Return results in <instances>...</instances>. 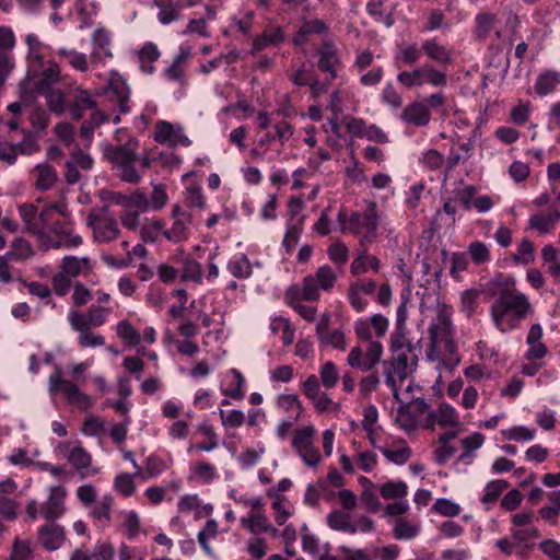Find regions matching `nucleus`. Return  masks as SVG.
Here are the masks:
<instances>
[{
  "label": "nucleus",
  "mask_w": 560,
  "mask_h": 560,
  "mask_svg": "<svg viewBox=\"0 0 560 560\" xmlns=\"http://www.w3.org/2000/svg\"><path fill=\"white\" fill-rule=\"evenodd\" d=\"M158 46L153 43H145L138 51L140 68L142 72L152 74L155 71L153 63L160 58Z\"/></svg>",
  "instance_id": "obj_25"
},
{
  "label": "nucleus",
  "mask_w": 560,
  "mask_h": 560,
  "mask_svg": "<svg viewBox=\"0 0 560 560\" xmlns=\"http://www.w3.org/2000/svg\"><path fill=\"white\" fill-rule=\"evenodd\" d=\"M422 163L431 171L440 170L445 162L442 153L435 149H430L422 154Z\"/></svg>",
  "instance_id": "obj_64"
},
{
  "label": "nucleus",
  "mask_w": 560,
  "mask_h": 560,
  "mask_svg": "<svg viewBox=\"0 0 560 560\" xmlns=\"http://www.w3.org/2000/svg\"><path fill=\"white\" fill-rule=\"evenodd\" d=\"M532 312L527 296L513 287L502 288L490 307V315L494 326L506 332L518 326Z\"/></svg>",
  "instance_id": "obj_1"
},
{
  "label": "nucleus",
  "mask_w": 560,
  "mask_h": 560,
  "mask_svg": "<svg viewBox=\"0 0 560 560\" xmlns=\"http://www.w3.org/2000/svg\"><path fill=\"white\" fill-rule=\"evenodd\" d=\"M32 176L35 179L36 188L42 191L51 189L58 180L56 170L47 163L36 165L32 170Z\"/></svg>",
  "instance_id": "obj_19"
},
{
  "label": "nucleus",
  "mask_w": 560,
  "mask_h": 560,
  "mask_svg": "<svg viewBox=\"0 0 560 560\" xmlns=\"http://www.w3.org/2000/svg\"><path fill=\"white\" fill-rule=\"evenodd\" d=\"M320 382L326 388H332L336 386L339 374L334 362L327 361L320 366L319 370Z\"/></svg>",
  "instance_id": "obj_54"
},
{
  "label": "nucleus",
  "mask_w": 560,
  "mask_h": 560,
  "mask_svg": "<svg viewBox=\"0 0 560 560\" xmlns=\"http://www.w3.org/2000/svg\"><path fill=\"white\" fill-rule=\"evenodd\" d=\"M422 52L429 60L438 66L446 67L453 61L452 49L442 45L436 38L424 39L421 45Z\"/></svg>",
  "instance_id": "obj_15"
},
{
  "label": "nucleus",
  "mask_w": 560,
  "mask_h": 560,
  "mask_svg": "<svg viewBox=\"0 0 560 560\" xmlns=\"http://www.w3.org/2000/svg\"><path fill=\"white\" fill-rule=\"evenodd\" d=\"M45 250L49 248H75L82 244V237L73 233V230L67 224L56 221L42 240Z\"/></svg>",
  "instance_id": "obj_10"
},
{
  "label": "nucleus",
  "mask_w": 560,
  "mask_h": 560,
  "mask_svg": "<svg viewBox=\"0 0 560 560\" xmlns=\"http://www.w3.org/2000/svg\"><path fill=\"white\" fill-rule=\"evenodd\" d=\"M60 69L58 65L50 62L47 68L43 70L40 79L36 83L37 92H46L51 88V84L59 80Z\"/></svg>",
  "instance_id": "obj_41"
},
{
  "label": "nucleus",
  "mask_w": 560,
  "mask_h": 560,
  "mask_svg": "<svg viewBox=\"0 0 560 560\" xmlns=\"http://www.w3.org/2000/svg\"><path fill=\"white\" fill-rule=\"evenodd\" d=\"M19 213L23 220V222L26 224L27 231L36 234L42 235L43 234V225H39V222L37 221V209L32 203H23L19 207Z\"/></svg>",
  "instance_id": "obj_31"
},
{
  "label": "nucleus",
  "mask_w": 560,
  "mask_h": 560,
  "mask_svg": "<svg viewBox=\"0 0 560 560\" xmlns=\"http://www.w3.org/2000/svg\"><path fill=\"white\" fill-rule=\"evenodd\" d=\"M114 499L112 495H104L98 502L95 503L91 511V516L102 523L110 521V511Z\"/></svg>",
  "instance_id": "obj_40"
},
{
  "label": "nucleus",
  "mask_w": 560,
  "mask_h": 560,
  "mask_svg": "<svg viewBox=\"0 0 560 560\" xmlns=\"http://www.w3.org/2000/svg\"><path fill=\"white\" fill-rule=\"evenodd\" d=\"M67 459L82 478L94 476L98 472V468L92 467L91 454L81 444L69 450Z\"/></svg>",
  "instance_id": "obj_14"
},
{
  "label": "nucleus",
  "mask_w": 560,
  "mask_h": 560,
  "mask_svg": "<svg viewBox=\"0 0 560 560\" xmlns=\"http://www.w3.org/2000/svg\"><path fill=\"white\" fill-rule=\"evenodd\" d=\"M182 281H194V282H200L202 279V268L201 265L190 258H185L183 260V268H182Z\"/></svg>",
  "instance_id": "obj_45"
},
{
  "label": "nucleus",
  "mask_w": 560,
  "mask_h": 560,
  "mask_svg": "<svg viewBox=\"0 0 560 560\" xmlns=\"http://www.w3.org/2000/svg\"><path fill=\"white\" fill-rule=\"evenodd\" d=\"M34 254V249L30 242L24 238H16L13 241L11 249L4 255L5 258H9L12 261H23L33 257Z\"/></svg>",
  "instance_id": "obj_30"
},
{
  "label": "nucleus",
  "mask_w": 560,
  "mask_h": 560,
  "mask_svg": "<svg viewBox=\"0 0 560 560\" xmlns=\"http://www.w3.org/2000/svg\"><path fill=\"white\" fill-rule=\"evenodd\" d=\"M65 540V528L55 522H47L37 530V544L48 552L58 550Z\"/></svg>",
  "instance_id": "obj_13"
},
{
  "label": "nucleus",
  "mask_w": 560,
  "mask_h": 560,
  "mask_svg": "<svg viewBox=\"0 0 560 560\" xmlns=\"http://www.w3.org/2000/svg\"><path fill=\"white\" fill-rule=\"evenodd\" d=\"M113 313L112 307L101 306V305H91L88 311V319L91 328L101 327L107 320V317Z\"/></svg>",
  "instance_id": "obj_43"
},
{
  "label": "nucleus",
  "mask_w": 560,
  "mask_h": 560,
  "mask_svg": "<svg viewBox=\"0 0 560 560\" xmlns=\"http://www.w3.org/2000/svg\"><path fill=\"white\" fill-rule=\"evenodd\" d=\"M318 58L317 68L326 73L327 81H334L338 78V72L342 65L338 55V49L332 42H325L316 51Z\"/></svg>",
  "instance_id": "obj_11"
},
{
  "label": "nucleus",
  "mask_w": 560,
  "mask_h": 560,
  "mask_svg": "<svg viewBox=\"0 0 560 560\" xmlns=\"http://www.w3.org/2000/svg\"><path fill=\"white\" fill-rule=\"evenodd\" d=\"M172 225L164 232V237L174 244L186 242L191 233L192 214L176 203L171 210Z\"/></svg>",
  "instance_id": "obj_8"
},
{
  "label": "nucleus",
  "mask_w": 560,
  "mask_h": 560,
  "mask_svg": "<svg viewBox=\"0 0 560 560\" xmlns=\"http://www.w3.org/2000/svg\"><path fill=\"white\" fill-rule=\"evenodd\" d=\"M118 336L130 345H138L140 342V334L132 327L128 320H120L117 324Z\"/></svg>",
  "instance_id": "obj_56"
},
{
  "label": "nucleus",
  "mask_w": 560,
  "mask_h": 560,
  "mask_svg": "<svg viewBox=\"0 0 560 560\" xmlns=\"http://www.w3.org/2000/svg\"><path fill=\"white\" fill-rule=\"evenodd\" d=\"M46 96L47 106L51 113L60 115L66 109L65 95L60 90L49 88L46 92H39Z\"/></svg>",
  "instance_id": "obj_44"
},
{
  "label": "nucleus",
  "mask_w": 560,
  "mask_h": 560,
  "mask_svg": "<svg viewBox=\"0 0 560 560\" xmlns=\"http://www.w3.org/2000/svg\"><path fill=\"white\" fill-rule=\"evenodd\" d=\"M66 489L61 486L50 487L48 499L40 505V515L47 522H55L61 517L65 512Z\"/></svg>",
  "instance_id": "obj_12"
},
{
  "label": "nucleus",
  "mask_w": 560,
  "mask_h": 560,
  "mask_svg": "<svg viewBox=\"0 0 560 560\" xmlns=\"http://www.w3.org/2000/svg\"><path fill=\"white\" fill-rule=\"evenodd\" d=\"M349 520L350 515L340 510H334L327 515L328 526L337 532H353L354 529L352 528V524Z\"/></svg>",
  "instance_id": "obj_37"
},
{
  "label": "nucleus",
  "mask_w": 560,
  "mask_h": 560,
  "mask_svg": "<svg viewBox=\"0 0 560 560\" xmlns=\"http://www.w3.org/2000/svg\"><path fill=\"white\" fill-rule=\"evenodd\" d=\"M380 493L383 499H404L408 493V487L406 482L399 481H387L378 486Z\"/></svg>",
  "instance_id": "obj_34"
},
{
  "label": "nucleus",
  "mask_w": 560,
  "mask_h": 560,
  "mask_svg": "<svg viewBox=\"0 0 560 560\" xmlns=\"http://www.w3.org/2000/svg\"><path fill=\"white\" fill-rule=\"evenodd\" d=\"M154 5L159 9L158 20L160 23L167 25L177 21L182 16V5L174 0H153Z\"/></svg>",
  "instance_id": "obj_21"
},
{
  "label": "nucleus",
  "mask_w": 560,
  "mask_h": 560,
  "mask_svg": "<svg viewBox=\"0 0 560 560\" xmlns=\"http://www.w3.org/2000/svg\"><path fill=\"white\" fill-rule=\"evenodd\" d=\"M422 72V67H417L412 71H401L397 74V81L406 89L421 86L424 84Z\"/></svg>",
  "instance_id": "obj_46"
},
{
  "label": "nucleus",
  "mask_w": 560,
  "mask_h": 560,
  "mask_svg": "<svg viewBox=\"0 0 560 560\" xmlns=\"http://www.w3.org/2000/svg\"><path fill=\"white\" fill-rule=\"evenodd\" d=\"M380 450L389 462L396 465L405 464L411 456V451L409 447H400L397 450L381 447Z\"/></svg>",
  "instance_id": "obj_62"
},
{
  "label": "nucleus",
  "mask_w": 560,
  "mask_h": 560,
  "mask_svg": "<svg viewBox=\"0 0 560 560\" xmlns=\"http://www.w3.org/2000/svg\"><path fill=\"white\" fill-rule=\"evenodd\" d=\"M10 560H34V550L30 541L16 538L11 548Z\"/></svg>",
  "instance_id": "obj_50"
},
{
  "label": "nucleus",
  "mask_w": 560,
  "mask_h": 560,
  "mask_svg": "<svg viewBox=\"0 0 560 560\" xmlns=\"http://www.w3.org/2000/svg\"><path fill=\"white\" fill-rule=\"evenodd\" d=\"M86 225L92 230L93 240L101 244L110 243L121 234L119 222L107 205L93 209L88 214Z\"/></svg>",
  "instance_id": "obj_3"
},
{
  "label": "nucleus",
  "mask_w": 560,
  "mask_h": 560,
  "mask_svg": "<svg viewBox=\"0 0 560 560\" xmlns=\"http://www.w3.org/2000/svg\"><path fill=\"white\" fill-rule=\"evenodd\" d=\"M185 205L189 209H205L206 207V199L202 194V189L199 186L192 185L186 188L185 191Z\"/></svg>",
  "instance_id": "obj_52"
},
{
  "label": "nucleus",
  "mask_w": 560,
  "mask_h": 560,
  "mask_svg": "<svg viewBox=\"0 0 560 560\" xmlns=\"http://www.w3.org/2000/svg\"><path fill=\"white\" fill-rule=\"evenodd\" d=\"M219 417L221 419L222 425L226 429L238 428L246 420L244 412L238 409H233L230 411L219 409Z\"/></svg>",
  "instance_id": "obj_53"
},
{
  "label": "nucleus",
  "mask_w": 560,
  "mask_h": 560,
  "mask_svg": "<svg viewBox=\"0 0 560 560\" xmlns=\"http://www.w3.org/2000/svg\"><path fill=\"white\" fill-rule=\"evenodd\" d=\"M509 482L503 479L490 481L485 487V493L481 498V502L485 504L495 502L502 492L509 488Z\"/></svg>",
  "instance_id": "obj_42"
},
{
  "label": "nucleus",
  "mask_w": 560,
  "mask_h": 560,
  "mask_svg": "<svg viewBox=\"0 0 560 560\" xmlns=\"http://www.w3.org/2000/svg\"><path fill=\"white\" fill-rule=\"evenodd\" d=\"M175 135L174 127L168 121H158L154 127V140L159 143H165L173 139Z\"/></svg>",
  "instance_id": "obj_63"
},
{
  "label": "nucleus",
  "mask_w": 560,
  "mask_h": 560,
  "mask_svg": "<svg viewBox=\"0 0 560 560\" xmlns=\"http://www.w3.org/2000/svg\"><path fill=\"white\" fill-rule=\"evenodd\" d=\"M276 406L283 412H290L295 410L296 413L293 416V420L298 421L302 416L304 408L301 400L294 394H281L277 397Z\"/></svg>",
  "instance_id": "obj_32"
},
{
  "label": "nucleus",
  "mask_w": 560,
  "mask_h": 560,
  "mask_svg": "<svg viewBox=\"0 0 560 560\" xmlns=\"http://www.w3.org/2000/svg\"><path fill=\"white\" fill-rule=\"evenodd\" d=\"M314 278L317 279V282L319 283L320 289L325 290V291L331 289L337 279L334 270L327 265L319 267L317 269Z\"/></svg>",
  "instance_id": "obj_57"
},
{
  "label": "nucleus",
  "mask_w": 560,
  "mask_h": 560,
  "mask_svg": "<svg viewBox=\"0 0 560 560\" xmlns=\"http://www.w3.org/2000/svg\"><path fill=\"white\" fill-rule=\"evenodd\" d=\"M49 393L56 394L61 392L69 404L78 405L82 408H90L92 406L91 398L79 389V386L68 380H65L60 370L56 371L49 376Z\"/></svg>",
  "instance_id": "obj_9"
},
{
  "label": "nucleus",
  "mask_w": 560,
  "mask_h": 560,
  "mask_svg": "<svg viewBox=\"0 0 560 560\" xmlns=\"http://www.w3.org/2000/svg\"><path fill=\"white\" fill-rule=\"evenodd\" d=\"M381 98L385 104L394 109H398L402 105V97L392 82L386 83L382 91Z\"/></svg>",
  "instance_id": "obj_59"
},
{
  "label": "nucleus",
  "mask_w": 560,
  "mask_h": 560,
  "mask_svg": "<svg viewBox=\"0 0 560 560\" xmlns=\"http://www.w3.org/2000/svg\"><path fill=\"white\" fill-rule=\"evenodd\" d=\"M58 55L63 58L73 69L85 72L88 70V58L85 54L73 49L61 48Z\"/></svg>",
  "instance_id": "obj_38"
},
{
  "label": "nucleus",
  "mask_w": 560,
  "mask_h": 560,
  "mask_svg": "<svg viewBox=\"0 0 560 560\" xmlns=\"http://www.w3.org/2000/svg\"><path fill=\"white\" fill-rule=\"evenodd\" d=\"M241 524L253 534L268 533L271 529V524L260 511L250 512L246 517H242Z\"/></svg>",
  "instance_id": "obj_27"
},
{
  "label": "nucleus",
  "mask_w": 560,
  "mask_h": 560,
  "mask_svg": "<svg viewBox=\"0 0 560 560\" xmlns=\"http://www.w3.org/2000/svg\"><path fill=\"white\" fill-rule=\"evenodd\" d=\"M189 56L190 52L188 49L180 48L179 54L174 58L172 65L164 70L163 75L171 81L184 82V65L189 59Z\"/></svg>",
  "instance_id": "obj_26"
},
{
  "label": "nucleus",
  "mask_w": 560,
  "mask_h": 560,
  "mask_svg": "<svg viewBox=\"0 0 560 560\" xmlns=\"http://www.w3.org/2000/svg\"><path fill=\"white\" fill-rule=\"evenodd\" d=\"M218 534V523L214 520L207 521L205 528L198 534V542L208 556L213 555L212 548L209 546V539L214 538Z\"/></svg>",
  "instance_id": "obj_49"
},
{
  "label": "nucleus",
  "mask_w": 560,
  "mask_h": 560,
  "mask_svg": "<svg viewBox=\"0 0 560 560\" xmlns=\"http://www.w3.org/2000/svg\"><path fill=\"white\" fill-rule=\"evenodd\" d=\"M283 32L280 27L266 30L261 35L257 36L253 40L250 54L254 55L268 46L278 45L283 42Z\"/></svg>",
  "instance_id": "obj_24"
},
{
  "label": "nucleus",
  "mask_w": 560,
  "mask_h": 560,
  "mask_svg": "<svg viewBox=\"0 0 560 560\" xmlns=\"http://www.w3.org/2000/svg\"><path fill=\"white\" fill-rule=\"evenodd\" d=\"M428 409V402L423 398H417L410 404L400 407L398 413L405 421V428H413Z\"/></svg>",
  "instance_id": "obj_16"
},
{
  "label": "nucleus",
  "mask_w": 560,
  "mask_h": 560,
  "mask_svg": "<svg viewBox=\"0 0 560 560\" xmlns=\"http://www.w3.org/2000/svg\"><path fill=\"white\" fill-rule=\"evenodd\" d=\"M198 431L201 432L206 438H208L209 443L191 445L189 450L197 448L202 452H210L218 447V435L212 424L208 422L200 423L198 425Z\"/></svg>",
  "instance_id": "obj_48"
},
{
  "label": "nucleus",
  "mask_w": 560,
  "mask_h": 560,
  "mask_svg": "<svg viewBox=\"0 0 560 560\" xmlns=\"http://www.w3.org/2000/svg\"><path fill=\"white\" fill-rule=\"evenodd\" d=\"M422 50L416 44H408L399 49L395 56V66L415 65L420 60Z\"/></svg>",
  "instance_id": "obj_33"
},
{
  "label": "nucleus",
  "mask_w": 560,
  "mask_h": 560,
  "mask_svg": "<svg viewBox=\"0 0 560 560\" xmlns=\"http://www.w3.org/2000/svg\"><path fill=\"white\" fill-rule=\"evenodd\" d=\"M440 425H455L458 423V417L455 409L448 404H441L439 411L429 412L425 419V428L433 429L434 424Z\"/></svg>",
  "instance_id": "obj_20"
},
{
  "label": "nucleus",
  "mask_w": 560,
  "mask_h": 560,
  "mask_svg": "<svg viewBox=\"0 0 560 560\" xmlns=\"http://www.w3.org/2000/svg\"><path fill=\"white\" fill-rule=\"evenodd\" d=\"M226 268L237 279H247L253 273L252 264L245 254H240L230 259Z\"/></svg>",
  "instance_id": "obj_28"
},
{
  "label": "nucleus",
  "mask_w": 560,
  "mask_h": 560,
  "mask_svg": "<svg viewBox=\"0 0 560 560\" xmlns=\"http://www.w3.org/2000/svg\"><path fill=\"white\" fill-rule=\"evenodd\" d=\"M432 510L441 515L453 517L460 513V506L448 499H438Z\"/></svg>",
  "instance_id": "obj_60"
},
{
  "label": "nucleus",
  "mask_w": 560,
  "mask_h": 560,
  "mask_svg": "<svg viewBox=\"0 0 560 560\" xmlns=\"http://www.w3.org/2000/svg\"><path fill=\"white\" fill-rule=\"evenodd\" d=\"M559 84L560 72L547 70L537 77L534 89L539 96H546L553 93Z\"/></svg>",
  "instance_id": "obj_23"
},
{
  "label": "nucleus",
  "mask_w": 560,
  "mask_h": 560,
  "mask_svg": "<svg viewBox=\"0 0 560 560\" xmlns=\"http://www.w3.org/2000/svg\"><path fill=\"white\" fill-rule=\"evenodd\" d=\"M513 260L516 264L528 265L535 260L534 245L527 237L522 238L517 246V252L513 256Z\"/></svg>",
  "instance_id": "obj_51"
},
{
  "label": "nucleus",
  "mask_w": 560,
  "mask_h": 560,
  "mask_svg": "<svg viewBox=\"0 0 560 560\" xmlns=\"http://www.w3.org/2000/svg\"><path fill=\"white\" fill-rule=\"evenodd\" d=\"M380 215L376 202H370L363 212H352L349 217V232L361 236V245L371 243L377 235Z\"/></svg>",
  "instance_id": "obj_4"
},
{
  "label": "nucleus",
  "mask_w": 560,
  "mask_h": 560,
  "mask_svg": "<svg viewBox=\"0 0 560 560\" xmlns=\"http://www.w3.org/2000/svg\"><path fill=\"white\" fill-rule=\"evenodd\" d=\"M559 220V210H553L551 213L548 214L537 212L529 217L527 229L535 230L540 235L548 234L556 228V224Z\"/></svg>",
  "instance_id": "obj_18"
},
{
  "label": "nucleus",
  "mask_w": 560,
  "mask_h": 560,
  "mask_svg": "<svg viewBox=\"0 0 560 560\" xmlns=\"http://www.w3.org/2000/svg\"><path fill=\"white\" fill-rule=\"evenodd\" d=\"M420 533V524L407 522L398 518L393 529L394 537L399 540H408L415 538Z\"/></svg>",
  "instance_id": "obj_35"
},
{
  "label": "nucleus",
  "mask_w": 560,
  "mask_h": 560,
  "mask_svg": "<svg viewBox=\"0 0 560 560\" xmlns=\"http://www.w3.org/2000/svg\"><path fill=\"white\" fill-rule=\"evenodd\" d=\"M369 268H372L374 271H378L380 260L374 256L368 255L366 250H364L362 255L353 259L350 271L353 276H359L366 272Z\"/></svg>",
  "instance_id": "obj_36"
},
{
  "label": "nucleus",
  "mask_w": 560,
  "mask_h": 560,
  "mask_svg": "<svg viewBox=\"0 0 560 560\" xmlns=\"http://www.w3.org/2000/svg\"><path fill=\"white\" fill-rule=\"evenodd\" d=\"M417 360L418 357L413 354L411 362H409L408 354L401 351L394 357L390 363L385 362V364H389L385 371L386 385L393 390V396L396 401H401L397 381L402 383L407 378L408 374L411 372V368L417 364Z\"/></svg>",
  "instance_id": "obj_7"
},
{
  "label": "nucleus",
  "mask_w": 560,
  "mask_h": 560,
  "mask_svg": "<svg viewBox=\"0 0 560 560\" xmlns=\"http://www.w3.org/2000/svg\"><path fill=\"white\" fill-rule=\"evenodd\" d=\"M316 430L313 425L296 429L292 439V447L303 463L311 468H316L322 462V455L314 445Z\"/></svg>",
  "instance_id": "obj_6"
},
{
  "label": "nucleus",
  "mask_w": 560,
  "mask_h": 560,
  "mask_svg": "<svg viewBox=\"0 0 560 560\" xmlns=\"http://www.w3.org/2000/svg\"><path fill=\"white\" fill-rule=\"evenodd\" d=\"M452 307L442 305L439 307L435 318L429 327L430 341L433 348L444 346L450 352L455 349V343L452 338Z\"/></svg>",
  "instance_id": "obj_5"
},
{
  "label": "nucleus",
  "mask_w": 560,
  "mask_h": 560,
  "mask_svg": "<svg viewBox=\"0 0 560 560\" xmlns=\"http://www.w3.org/2000/svg\"><path fill=\"white\" fill-rule=\"evenodd\" d=\"M315 409L319 413L324 412H338L340 410V405L334 402L330 396L326 392H322L315 399L312 400Z\"/></svg>",
  "instance_id": "obj_61"
},
{
  "label": "nucleus",
  "mask_w": 560,
  "mask_h": 560,
  "mask_svg": "<svg viewBox=\"0 0 560 560\" xmlns=\"http://www.w3.org/2000/svg\"><path fill=\"white\" fill-rule=\"evenodd\" d=\"M327 254L329 259L339 266L346 265L349 258L348 247L341 242L331 244L327 249Z\"/></svg>",
  "instance_id": "obj_55"
},
{
  "label": "nucleus",
  "mask_w": 560,
  "mask_h": 560,
  "mask_svg": "<svg viewBox=\"0 0 560 560\" xmlns=\"http://www.w3.org/2000/svg\"><path fill=\"white\" fill-rule=\"evenodd\" d=\"M88 318L89 317L86 313H82L78 310H71L68 314V322L71 328L80 334L91 329V325L89 324Z\"/></svg>",
  "instance_id": "obj_58"
},
{
  "label": "nucleus",
  "mask_w": 560,
  "mask_h": 560,
  "mask_svg": "<svg viewBox=\"0 0 560 560\" xmlns=\"http://www.w3.org/2000/svg\"><path fill=\"white\" fill-rule=\"evenodd\" d=\"M60 269L70 278H75L81 273L90 271L92 265L88 257L78 258L75 256H65L61 260Z\"/></svg>",
  "instance_id": "obj_22"
},
{
  "label": "nucleus",
  "mask_w": 560,
  "mask_h": 560,
  "mask_svg": "<svg viewBox=\"0 0 560 560\" xmlns=\"http://www.w3.org/2000/svg\"><path fill=\"white\" fill-rule=\"evenodd\" d=\"M118 203L126 208H135V211H139V214L141 212L148 211L151 208L149 198L141 191H136L130 196L122 197L120 200H118Z\"/></svg>",
  "instance_id": "obj_39"
},
{
  "label": "nucleus",
  "mask_w": 560,
  "mask_h": 560,
  "mask_svg": "<svg viewBox=\"0 0 560 560\" xmlns=\"http://www.w3.org/2000/svg\"><path fill=\"white\" fill-rule=\"evenodd\" d=\"M105 154L114 164L121 180L130 184H138L141 180V174L137 167L138 154L131 142L110 145Z\"/></svg>",
  "instance_id": "obj_2"
},
{
  "label": "nucleus",
  "mask_w": 560,
  "mask_h": 560,
  "mask_svg": "<svg viewBox=\"0 0 560 560\" xmlns=\"http://www.w3.org/2000/svg\"><path fill=\"white\" fill-rule=\"evenodd\" d=\"M400 118L407 124L423 127L429 124L431 114L427 105L419 102H413L405 107Z\"/></svg>",
  "instance_id": "obj_17"
},
{
  "label": "nucleus",
  "mask_w": 560,
  "mask_h": 560,
  "mask_svg": "<svg viewBox=\"0 0 560 560\" xmlns=\"http://www.w3.org/2000/svg\"><path fill=\"white\" fill-rule=\"evenodd\" d=\"M422 67V77L424 83H429L433 86H444L447 83L446 72L434 68L430 63H424Z\"/></svg>",
  "instance_id": "obj_47"
},
{
  "label": "nucleus",
  "mask_w": 560,
  "mask_h": 560,
  "mask_svg": "<svg viewBox=\"0 0 560 560\" xmlns=\"http://www.w3.org/2000/svg\"><path fill=\"white\" fill-rule=\"evenodd\" d=\"M165 224L160 219L147 220L140 228V237L144 243H154L164 236Z\"/></svg>",
  "instance_id": "obj_29"
}]
</instances>
